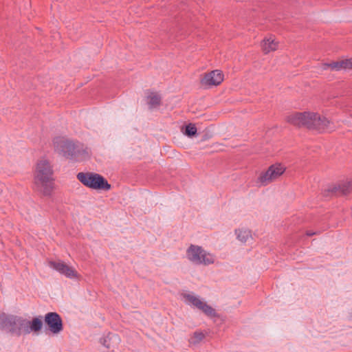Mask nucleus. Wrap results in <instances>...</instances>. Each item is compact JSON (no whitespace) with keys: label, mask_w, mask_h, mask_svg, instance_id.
<instances>
[{"label":"nucleus","mask_w":352,"mask_h":352,"mask_svg":"<svg viewBox=\"0 0 352 352\" xmlns=\"http://www.w3.org/2000/svg\"><path fill=\"white\" fill-rule=\"evenodd\" d=\"M285 120L294 126L305 127L320 133L327 130L333 131L334 129L333 122L330 120L315 111L294 112L287 116Z\"/></svg>","instance_id":"1"},{"label":"nucleus","mask_w":352,"mask_h":352,"mask_svg":"<svg viewBox=\"0 0 352 352\" xmlns=\"http://www.w3.org/2000/svg\"><path fill=\"white\" fill-rule=\"evenodd\" d=\"M53 176L52 162L45 157H41L34 171V189L44 196H50L54 188Z\"/></svg>","instance_id":"2"},{"label":"nucleus","mask_w":352,"mask_h":352,"mask_svg":"<svg viewBox=\"0 0 352 352\" xmlns=\"http://www.w3.org/2000/svg\"><path fill=\"white\" fill-rule=\"evenodd\" d=\"M54 149L67 159L78 161L88 158L91 151L87 146L74 143L64 138H56L53 141Z\"/></svg>","instance_id":"3"},{"label":"nucleus","mask_w":352,"mask_h":352,"mask_svg":"<svg viewBox=\"0 0 352 352\" xmlns=\"http://www.w3.org/2000/svg\"><path fill=\"white\" fill-rule=\"evenodd\" d=\"M26 323V318L21 316L0 314V329L8 331L12 335L20 336L23 333L24 325Z\"/></svg>","instance_id":"4"},{"label":"nucleus","mask_w":352,"mask_h":352,"mask_svg":"<svg viewBox=\"0 0 352 352\" xmlns=\"http://www.w3.org/2000/svg\"><path fill=\"white\" fill-rule=\"evenodd\" d=\"M77 179L85 186L96 190H109L111 185L102 175L94 173H79Z\"/></svg>","instance_id":"5"},{"label":"nucleus","mask_w":352,"mask_h":352,"mask_svg":"<svg viewBox=\"0 0 352 352\" xmlns=\"http://www.w3.org/2000/svg\"><path fill=\"white\" fill-rule=\"evenodd\" d=\"M186 256L192 263L197 265H209L214 261V256L201 247L190 245L186 250Z\"/></svg>","instance_id":"6"},{"label":"nucleus","mask_w":352,"mask_h":352,"mask_svg":"<svg viewBox=\"0 0 352 352\" xmlns=\"http://www.w3.org/2000/svg\"><path fill=\"white\" fill-rule=\"evenodd\" d=\"M286 168L280 164L271 165L267 170L262 172L257 178L259 186H265L278 179L285 171Z\"/></svg>","instance_id":"7"},{"label":"nucleus","mask_w":352,"mask_h":352,"mask_svg":"<svg viewBox=\"0 0 352 352\" xmlns=\"http://www.w3.org/2000/svg\"><path fill=\"white\" fill-rule=\"evenodd\" d=\"M223 80V74L221 71L216 69L205 74L201 79L200 83L205 87L218 86Z\"/></svg>","instance_id":"8"},{"label":"nucleus","mask_w":352,"mask_h":352,"mask_svg":"<svg viewBox=\"0 0 352 352\" xmlns=\"http://www.w3.org/2000/svg\"><path fill=\"white\" fill-rule=\"evenodd\" d=\"M45 322L53 333H58L63 330V321L56 312H49L45 316Z\"/></svg>","instance_id":"9"},{"label":"nucleus","mask_w":352,"mask_h":352,"mask_svg":"<svg viewBox=\"0 0 352 352\" xmlns=\"http://www.w3.org/2000/svg\"><path fill=\"white\" fill-rule=\"evenodd\" d=\"M49 265L50 267H52L56 271L59 272L60 274L65 276L69 278H78V275L77 272L69 267L66 263L63 261H50Z\"/></svg>","instance_id":"10"},{"label":"nucleus","mask_w":352,"mask_h":352,"mask_svg":"<svg viewBox=\"0 0 352 352\" xmlns=\"http://www.w3.org/2000/svg\"><path fill=\"white\" fill-rule=\"evenodd\" d=\"M331 193H340L347 195L352 192V177L346 178L332 185L328 189Z\"/></svg>","instance_id":"11"},{"label":"nucleus","mask_w":352,"mask_h":352,"mask_svg":"<svg viewBox=\"0 0 352 352\" xmlns=\"http://www.w3.org/2000/svg\"><path fill=\"white\" fill-rule=\"evenodd\" d=\"M186 299L197 309L201 310L206 316L214 317L216 316L215 310L210 305L203 302L198 297L191 294L185 295Z\"/></svg>","instance_id":"12"},{"label":"nucleus","mask_w":352,"mask_h":352,"mask_svg":"<svg viewBox=\"0 0 352 352\" xmlns=\"http://www.w3.org/2000/svg\"><path fill=\"white\" fill-rule=\"evenodd\" d=\"M330 68L331 70L340 71L341 69H352V58L331 63L323 64V69Z\"/></svg>","instance_id":"13"},{"label":"nucleus","mask_w":352,"mask_h":352,"mask_svg":"<svg viewBox=\"0 0 352 352\" xmlns=\"http://www.w3.org/2000/svg\"><path fill=\"white\" fill-rule=\"evenodd\" d=\"M26 324L24 325L23 333L28 334L31 332H38L43 327V322L41 318H34L31 321L26 319Z\"/></svg>","instance_id":"14"},{"label":"nucleus","mask_w":352,"mask_h":352,"mask_svg":"<svg viewBox=\"0 0 352 352\" xmlns=\"http://www.w3.org/2000/svg\"><path fill=\"white\" fill-rule=\"evenodd\" d=\"M278 47V42L272 37L265 38L261 43V48L264 54L276 51Z\"/></svg>","instance_id":"15"},{"label":"nucleus","mask_w":352,"mask_h":352,"mask_svg":"<svg viewBox=\"0 0 352 352\" xmlns=\"http://www.w3.org/2000/svg\"><path fill=\"white\" fill-rule=\"evenodd\" d=\"M148 104L151 109L155 108L160 105L161 103V97L156 93H151L149 96H148Z\"/></svg>","instance_id":"16"},{"label":"nucleus","mask_w":352,"mask_h":352,"mask_svg":"<svg viewBox=\"0 0 352 352\" xmlns=\"http://www.w3.org/2000/svg\"><path fill=\"white\" fill-rule=\"evenodd\" d=\"M237 239L241 242H246L251 237L250 231L247 229H239L236 230Z\"/></svg>","instance_id":"17"},{"label":"nucleus","mask_w":352,"mask_h":352,"mask_svg":"<svg viewBox=\"0 0 352 352\" xmlns=\"http://www.w3.org/2000/svg\"><path fill=\"white\" fill-rule=\"evenodd\" d=\"M205 337V335L200 331H196L193 333V336L190 340V343L193 344H198L200 341H201Z\"/></svg>","instance_id":"18"},{"label":"nucleus","mask_w":352,"mask_h":352,"mask_svg":"<svg viewBox=\"0 0 352 352\" xmlns=\"http://www.w3.org/2000/svg\"><path fill=\"white\" fill-rule=\"evenodd\" d=\"M186 135L191 137L197 133V128L192 124H189L186 126L185 133Z\"/></svg>","instance_id":"19"},{"label":"nucleus","mask_w":352,"mask_h":352,"mask_svg":"<svg viewBox=\"0 0 352 352\" xmlns=\"http://www.w3.org/2000/svg\"><path fill=\"white\" fill-rule=\"evenodd\" d=\"M314 234H315V232H307V235L309 236H313Z\"/></svg>","instance_id":"20"}]
</instances>
